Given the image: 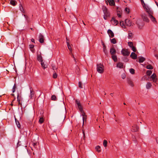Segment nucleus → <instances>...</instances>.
<instances>
[{"mask_svg":"<svg viewBox=\"0 0 158 158\" xmlns=\"http://www.w3.org/2000/svg\"><path fill=\"white\" fill-rule=\"evenodd\" d=\"M97 71L99 73H102L104 72V67L103 64H97Z\"/></svg>","mask_w":158,"mask_h":158,"instance_id":"obj_1","label":"nucleus"},{"mask_svg":"<svg viewBox=\"0 0 158 158\" xmlns=\"http://www.w3.org/2000/svg\"><path fill=\"white\" fill-rule=\"evenodd\" d=\"M144 9H146V11L148 13L149 15V16L150 15H153V12L152 10L148 6H145L144 7V8H143Z\"/></svg>","mask_w":158,"mask_h":158,"instance_id":"obj_2","label":"nucleus"},{"mask_svg":"<svg viewBox=\"0 0 158 158\" xmlns=\"http://www.w3.org/2000/svg\"><path fill=\"white\" fill-rule=\"evenodd\" d=\"M121 52L124 56H128L129 55L130 52H129L127 49H123L121 51Z\"/></svg>","mask_w":158,"mask_h":158,"instance_id":"obj_3","label":"nucleus"},{"mask_svg":"<svg viewBox=\"0 0 158 158\" xmlns=\"http://www.w3.org/2000/svg\"><path fill=\"white\" fill-rule=\"evenodd\" d=\"M139 130V127L136 125L134 124L131 128V131L133 132H136L138 131Z\"/></svg>","mask_w":158,"mask_h":158,"instance_id":"obj_4","label":"nucleus"},{"mask_svg":"<svg viewBox=\"0 0 158 158\" xmlns=\"http://www.w3.org/2000/svg\"><path fill=\"white\" fill-rule=\"evenodd\" d=\"M75 102L76 105L77 106V107L80 111H81L83 110V108L81 106V104L79 101H78L77 100H76Z\"/></svg>","mask_w":158,"mask_h":158,"instance_id":"obj_5","label":"nucleus"},{"mask_svg":"<svg viewBox=\"0 0 158 158\" xmlns=\"http://www.w3.org/2000/svg\"><path fill=\"white\" fill-rule=\"evenodd\" d=\"M39 42L41 43H43L44 42V37L41 33L39 34Z\"/></svg>","mask_w":158,"mask_h":158,"instance_id":"obj_6","label":"nucleus"},{"mask_svg":"<svg viewBox=\"0 0 158 158\" xmlns=\"http://www.w3.org/2000/svg\"><path fill=\"white\" fill-rule=\"evenodd\" d=\"M151 80L153 81L154 83H156L157 81V79L156 78V75L155 73H153L151 76Z\"/></svg>","mask_w":158,"mask_h":158,"instance_id":"obj_7","label":"nucleus"},{"mask_svg":"<svg viewBox=\"0 0 158 158\" xmlns=\"http://www.w3.org/2000/svg\"><path fill=\"white\" fill-rule=\"evenodd\" d=\"M141 17L143 21H145L147 22H149V20L148 18L147 15L145 14L142 15Z\"/></svg>","mask_w":158,"mask_h":158,"instance_id":"obj_8","label":"nucleus"},{"mask_svg":"<svg viewBox=\"0 0 158 158\" xmlns=\"http://www.w3.org/2000/svg\"><path fill=\"white\" fill-rule=\"evenodd\" d=\"M107 33L110 37L113 38L114 36V34L113 32L110 29H109L107 31Z\"/></svg>","mask_w":158,"mask_h":158,"instance_id":"obj_9","label":"nucleus"},{"mask_svg":"<svg viewBox=\"0 0 158 158\" xmlns=\"http://www.w3.org/2000/svg\"><path fill=\"white\" fill-rule=\"evenodd\" d=\"M149 17L151 20V21L155 24L157 23V21H156V18L153 16L152 15H150Z\"/></svg>","mask_w":158,"mask_h":158,"instance_id":"obj_10","label":"nucleus"},{"mask_svg":"<svg viewBox=\"0 0 158 158\" xmlns=\"http://www.w3.org/2000/svg\"><path fill=\"white\" fill-rule=\"evenodd\" d=\"M130 57L133 59H136L137 57V55L134 52L131 53Z\"/></svg>","mask_w":158,"mask_h":158,"instance_id":"obj_11","label":"nucleus"},{"mask_svg":"<svg viewBox=\"0 0 158 158\" xmlns=\"http://www.w3.org/2000/svg\"><path fill=\"white\" fill-rule=\"evenodd\" d=\"M125 22L127 25L128 26H130L132 25V22L128 19H126Z\"/></svg>","mask_w":158,"mask_h":158,"instance_id":"obj_12","label":"nucleus"},{"mask_svg":"<svg viewBox=\"0 0 158 158\" xmlns=\"http://www.w3.org/2000/svg\"><path fill=\"white\" fill-rule=\"evenodd\" d=\"M112 21H113L114 22L113 24L114 25H116L118 23V21L115 19V18L114 17H113L111 20V22Z\"/></svg>","mask_w":158,"mask_h":158,"instance_id":"obj_13","label":"nucleus"},{"mask_svg":"<svg viewBox=\"0 0 158 158\" xmlns=\"http://www.w3.org/2000/svg\"><path fill=\"white\" fill-rule=\"evenodd\" d=\"M127 82L128 84L131 86L133 87L134 86L133 81L130 78H127Z\"/></svg>","mask_w":158,"mask_h":158,"instance_id":"obj_14","label":"nucleus"},{"mask_svg":"<svg viewBox=\"0 0 158 158\" xmlns=\"http://www.w3.org/2000/svg\"><path fill=\"white\" fill-rule=\"evenodd\" d=\"M110 52L112 55H114L116 53V51L114 48H110Z\"/></svg>","mask_w":158,"mask_h":158,"instance_id":"obj_15","label":"nucleus"},{"mask_svg":"<svg viewBox=\"0 0 158 158\" xmlns=\"http://www.w3.org/2000/svg\"><path fill=\"white\" fill-rule=\"evenodd\" d=\"M139 62L140 63H143L144 61L145 60V58L142 56L139 57Z\"/></svg>","mask_w":158,"mask_h":158,"instance_id":"obj_16","label":"nucleus"},{"mask_svg":"<svg viewBox=\"0 0 158 158\" xmlns=\"http://www.w3.org/2000/svg\"><path fill=\"white\" fill-rule=\"evenodd\" d=\"M75 71L77 75H79L80 74V69L79 67L77 66L76 67Z\"/></svg>","mask_w":158,"mask_h":158,"instance_id":"obj_17","label":"nucleus"},{"mask_svg":"<svg viewBox=\"0 0 158 158\" xmlns=\"http://www.w3.org/2000/svg\"><path fill=\"white\" fill-rule=\"evenodd\" d=\"M109 5L110 6H114L115 2L114 0H107Z\"/></svg>","mask_w":158,"mask_h":158,"instance_id":"obj_18","label":"nucleus"},{"mask_svg":"<svg viewBox=\"0 0 158 158\" xmlns=\"http://www.w3.org/2000/svg\"><path fill=\"white\" fill-rule=\"evenodd\" d=\"M30 97L31 98L34 96V91L31 88H30Z\"/></svg>","mask_w":158,"mask_h":158,"instance_id":"obj_19","label":"nucleus"},{"mask_svg":"<svg viewBox=\"0 0 158 158\" xmlns=\"http://www.w3.org/2000/svg\"><path fill=\"white\" fill-rule=\"evenodd\" d=\"M102 45L103 46V52L106 54H107V51L106 49V47L104 43H103Z\"/></svg>","mask_w":158,"mask_h":158,"instance_id":"obj_20","label":"nucleus"},{"mask_svg":"<svg viewBox=\"0 0 158 158\" xmlns=\"http://www.w3.org/2000/svg\"><path fill=\"white\" fill-rule=\"evenodd\" d=\"M117 66L120 68H123V63L121 62H119L117 64Z\"/></svg>","mask_w":158,"mask_h":158,"instance_id":"obj_21","label":"nucleus"},{"mask_svg":"<svg viewBox=\"0 0 158 158\" xmlns=\"http://www.w3.org/2000/svg\"><path fill=\"white\" fill-rule=\"evenodd\" d=\"M10 3L11 5L13 6H15L16 5L17 2L15 0H11L10 1Z\"/></svg>","mask_w":158,"mask_h":158,"instance_id":"obj_22","label":"nucleus"},{"mask_svg":"<svg viewBox=\"0 0 158 158\" xmlns=\"http://www.w3.org/2000/svg\"><path fill=\"white\" fill-rule=\"evenodd\" d=\"M112 59L114 60V61L116 62H117V57L116 55H113L112 56Z\"/></svg>","mask_w":158,"mask_h":158,"instance_id":"obj_23","label":"nucleus"},{"mask_svg":"<svg viewBox=\"0 0 158 158\" xmlns=\"http://www.w3.org/2000/svg\"><path fill=\"white\" fill-rule=\"evenodd\" d=\"M152 85L150 82H148L147 83L146 85V88L148 89H149L152 86Z\"/></svg>","mask_w":158,"mask_h":158,"instance_id":"obj_24","label":"nucleus"},{"mask_svg":"<svg viewBox=\"0 0 158 158\" xmlns=\"http://www.w3.org/2000/svg\"><path fill=\"white\" fill-rule=\"evenodd\" d=\"M15 120L18 127L19 128H20L21 125L19 121L15 118Z\"/></svg>","mask_w":158,"mask_h":158,"instance_id":"obj_25","label":"nucleus"},{"mask_svg":"<svg viewBox=\"0 0 158 158\" xmlns=\"http://www.w3.org/2000/svg\"><path fill=\"white\" fill-rule=\"evenodd\" d=\"M133 34L131 32V31H129L128 33V38L130 39L131 38H132L133 36Z\"/></svg>","mask_w":158,"mask_h":158,"instance_id":"obj_26","label":"nucleus"},{"mask_svg":"<svg viewBox=\"0 0 158 158\" xmlns=\"http://www.w3.org/2000/svg\"><path fill=\"white\" fill-rule=\"evenodd\" d=\"M44 121V119L43 118V117H40V118L39 119V123L41 124Z\"/></svg>","mask_w":158,"mask_h":158,"instance_id":"obj_27","label":"nucleus"},{"mask_svg":"<svg viewBox=\"0 0 158 158\" xmlns=\"http://www.w3.org/2000/svg\"><path fill=\"white\" fill-rule=\"evenodd\" d=\"M19 9L21 11L23 12V13H25V11H24V10L23 8V7L22 5L21 4H19Z\"/></svg>","mask_w":158,"mask_h":158,"instance_id":"obj_28","label":"nucleus"},{"mask_svg":"<svg viewBox=\"0 0 158 158\" xmlns=\"http://www.w3.org/2000/svg\"><path fill=\"white\" fill-rule=\"evenodd\" d=\"M37 60L39 61L40 62H41L42 61H43V60H42V57L40 55H38Z\"/></svg>","mask_w":158,"mask_h":158,"instance_id":"obj_29","label":"nucleus"},{"mask_svg":"<svg viewBox=\"0 0 158 158\" xmlns=\"http://www.w3.org/2000/svg\"><path fill=\"white\" fill-rule=\"evenodd\" d=\"M20 94H19V93H18L17 94V101L18 102H19V101H21V96H20Z\"/></svg>","mask_w":158,"mask_h":158,"instance_id":"obj_30","label":"nucleus"},{"mask_svg":"<svg viewBox=\"0 0 158 158\" xmlns=\"http://www.w3.org/2000/svg\"><path fill=\"white\" fill-rule=\"evenodd\" d=\"M146 68L149 69H152L153 68V66L150 64L147 65L146 67Z\"/></svg>","mask_w":158,"mask_h":158,"instance_id":"obj_31","label":"nucleus"},{"mask_svg":"<svg viewBox=\"0 0 158 158\" xmlns=\"http://www.w3.org/2000/svg\"><path fill=\"white\" fill-rule=\"evenodd\" d=\"M101 147L99 146H97L95 148L96 150L98 152H101L100 149Z\"/></svg>","mask_w":158,"mask_h":158,"instance_id":"obj_32","label":"nucleus"},{"mask_svg":"<svg viewBox=\"0 0 158 158\" xmlns=\"http://www.w3.org/2000/svg\"><path fill=\"white\" fill-rule=\"evenodd\" d=\"M51 99L53 101H56L57 100V98L56 96L54 95H53L52 96Z\"/></svg>","mask_w":158,"mask_h":158,"instance_id":"obj_33","label":"nucleus"},{"mask_svg":"<svg viewBox=\"0 0 158 158\" xmlns=\"http://www.w3.org/2000/svg\"><path fill=\"white\" fill-rule=\"evenodd\" d=\"M110 40V42L111 43L113 44H115L117 43V41L115 38H113Z\"/></svg>","mask_w":158,"mask_h":158,"instance_id":"obj_34","label":"nucleus"},{"mask_svg":"<svg viewBox=\"0 0 158 158\" xmlns=\"http://www.w3.org/2000/svg\"><path fill=\"white\" fill-rule=\"evenodd\" d=\"M24 16L26 19V21L28 23L30 21V19H29V17L28 16H27V15H26L25 14L24 15Z\"/></svg>","mask_w":158,"mask_h":158,"instance_id":"obj_35","label":"nucleus"},{"mask_svg":"<svg viewBox=\"0 0 158 158\" xmlns=\"http://www.w3.org/2000/svg\"><path fill=\"white\" fill-rule=\"evenodd\" d=\"M107 142L106 140L104 139L103 140V145L104 147H106L107 146Z\"/></svg>","mask_w":158,"mask_h":158,"instance_id":"obj_36","label":"nucleus"},{"mask_svg":"<svg viewBox=\"0 0 158 158\" xmlns=\"http://www.w3.org/2000/svg\"><path fill=\"white\" fill-rule=\"evenodd\" d=\"M152 71L147 70L146 72L147 75L150 76L152 73Z\"/></svg>","mask_w":158,"mask_h":158,"instance_id":"obj_37","label":"nucleus"},{"mask_svg":"<svg viewBox=\"0 0 158 158\" xmlns=\"http://www.w3.org/2000/svg\"><path fill=\"white\" fill-rule=\"evenodd\" d=\"M129 71H130V73L132 74H134L135 73V70L131 68V69H130Z\"/></svg>","mask_w":158,"mask_h":158,"instance_id":"obj_38","label":"nucleus"},{"mask_svg":"<svg viewBox=\"0 0 158 158\" xmlns=\"http://www.w3.org/2000/svg\"><path fill=\"white\" fill-rule=\"evenodd\" d=\"M128 45L131 48H132V47L133 46V43L131 42H129L128 43Z\"/></svg>","mask_w":158,"mask_h":158,"instance_id":"obj_39","label":"nucleus"},{"mask_svg":"<svg viewBox=\"0 0 158 158\" xmlns=\"http://www.w3.org/2000/svg\"><path fill=\"white\" fill-rule=\"evenodd\" d=\"M104 15L107 16L108 17H109L110 16V13L108 11L104 13Z\"/></svg>","mask_w":158,"mask_h":158,"instance_id":"obj_40","label":"nucleus"},{"mask_svg":"<svg viewBox=\"0 0 158 158\" xmlns=\"http://www.w3.org/2000/svg\"><path fill=\"white\" fill-rule=\"evenodd\" d=\"M51 66L53 70H55V69L56 70L57 69V68L56 67V66L54 65V64H52Z\"/></svg>","mask_w":158,"mask_h":158,"instance_id":"obj_41","label":"nucleus"},{"mask_svg":"<svg viewBox=\"0 0 158 158\" xmlns=\"http://www.w3.org/2000/svg\"><path fill=\"white\" fill-rule=\"evenodd\" d=\"M16 85L15 84L14 86H13V87L12 88V92L13 93L15 92V89H16Z\"/></svg>","mask_w":158,"mask_h":158,"instance_id":"obj_42","label":"nucleus"},{"mask_svg":"<svg viewBox=\"0 0 158 158\" xmlns=\"http://www.w3.org/2000/svg\"><path fill=\"white\" fill-rule=\"evenodd\" d=\"M102 9L104 13L108 11L107 9L105 6L103 7Z\"/></svg>","mask_w":158,"mask_h":158,"instance_id":"obj_43","label":"nucleus"},{"mask_svg":"<svg viewBox=\"0 0 158 158\" xmlns=\"http://www.w3.org/2000/svg\"><path fill=\"white\" fill-rule=\"evenodd\" d=\"M41 62V65L42 67L44 69H45L46 67H45V64H44V62L43 61Z\"/></svg>","mask_w":158,"mask_h":158,"instance_id":"obj_44","label":"nucleus"},{"mask_svg":"<svg viewBox=\"0 0 158 158\" xmlns=\"http://www.w3.org/2000/svg\"><path fill=\"white\" fill-rule=\"evenodd\" d=\"M80 112L81 113V115L83 117L86 116V115L85 114V113L83 111V110H82L81 111H80Z\"/></svg>","mask_w":158,"mask_h":158,"instance_id":"obj_45","label":"nucleus"},{"mask_svg":"<svg viewBox=\"0 0 158 158\" xmlns=\"http://www.w3.org/2000/svg\"><path fill=\"white\" fill-rule=\"evenodd\" d=\"M68 48L69 49V51L71 52L72 51V49L71 48V46L70 44H69V45H67Z\"/></svg>","mask_w":158,"mask_h":158,"instance_id":"obj_46","label":"nucleus"},{"mask_svg":"<svg viewBox=\"0 0 158 158\" xmlns=\"http://www.w3.org/2000/svg\"><path fill=\"white\" fill-rule=\"evenodd\" d=\"M57 75L56 73V72L55 71V73H54L53 75V77L55 79L57 78Z\"/></svg>","mask_w":158,"mask_h":158,"instance_id":"obj_47","label":"nucleus"},{"mask_svg":"<svg viewBox=\"0 0 158 158\" xmlns=\"http://www.w3.org/2000/svg\"><path fill=\"white\" fill-rule=\"evenodd\" d=\"M141 3L142 5H143V8H144L145 6H146L145 4L144 3L143 0H140Z\"/></svg>","mask_w":158,"mask_h":158,"instance_id":"obj_48","label":"nucleus"},{"mask_svg":"<svg viewBox=\"0 0 158 158\" xmlns=\"http://www.w3.org/2000/svg\"><path fill=\"white\" fill-rule=\"evenodd\" d=\"M78 86L80 88H82V83L81 81H79L78 82Z\"/></svg>","mask_w":158,"mask_h":158,"instance_id":"obj_49","label":"nucleus"},{"mask_svg":"<svg viewBox=\"0 0 158 158\" xmlns=\"http://www.w3.org/2000/svg\"><path fill=\"white\" fill-rule=\"evenodd\" d=\"M132 138L133 139V140L134 142L135 143L136 142V140L135 139V136L132 135Z\"/></svg>","mask_w":158,"mask_h":158,"instance_id":"obj_50","label":"nucleus"},{"mask_svg":"<svg viewBox=\"0 0 158 158\" xmlns=\"http://www.w3.org/2000/svg\"><path fill=\"white\" fill-rule=\"evenodd\" d=\"M86 117H87V115L85 117V116L83 117L82 118H83V125L84 124V121H86Z\"/></svg>","mask_w":158,"mask_h":158,"instance_id":"obj_51","label":"nucleus"},{"mask_svg":"<svg viewBox=\"0 0 158 158\" xmlns=\"http://www.w3.org/2000/svg\"><path fill=\"white\" fill-rule=\"evenodd\" d=\"M132 48V51L134 52H136V48L134 46H133V47H132V48Z\"/></svg>","mask_w":158,"mask_h":158,"instance_id":"obj_52","label":"nucleus"},{"mask_svg":"<svg viewBox=\"0 0 158 158\" xmlns=\"http://www.w3.org/2000/svg\"><path fill=\"white\" fill-rule=\"evenodd\" d=\"M123 61L125 62H127L128 60L127 57H124L123 59Z\"/></svg>","mask_w":158,"mask_h":158,"instance_id":"obj_53","label":"nucleus"},{"mask_svg":"<svg viewBox=\"0 0 158 158\" xmlns=\"http://www.w3.org/2000/svg\"><path fill=\"white\" fill-rule=\"evenodd\" d=\"M121 77L123 79H124L126 77V75L124 73H123Z\"/></svg>","mask_w":158,"mask_h":158,"instance_id":"obj_54","label":"nucleus"},{"mask_svg":"<svg viewBox=\"0 0 158 158\" xmlns=\"http://www.w3.org/2000/svg\"><path fill=\"white\" fill-rule=\"evenodd\" d=\"M66 43L67 45H69V39H68L67 37H66Z\"/></svg>","mask_w":158,"mask_h":158,"instance_id":"obj_55","label":"nucleus"},{"mask_svg":"<svg viewBox=\"0 0 158 158\" xmlns=\"http://www.w3.org/2000/svg\"><path fill=\"white\" fill-rule=\"evenodd\" d=\"M120 24L122 27L124 26V22L123 21H121L120 23Z\"/></svg>","mask_w":158,"mask_h":158,"instance_id":"obj_56","label":"nucleus"},{"mask_svg":"<svg viewBox=\"0 0 158 158\" xmlns=\"http://www.w3.org/2000/svg\"><path fill=\"white\" fill-rule=\"evenodd\" d=\"M129 9L127 8V7H126V8H125V11L126 12H127L128 13L129 12Z\"/></svg>","mask_w":158,"mask_h":158,"instance_id":"obj_57","label":"nucleus"},{"mask_svg":"<svg viewBox=\"0 0 158 158\" xmlns=\"http://www.w3.org/2000/svg\"><path fill=\"white\" fill-rule=\"evenodd\" d=\"M34 47V45H33V44H30L29 45V48L31 49L33 48Z\"/></svg>","mask_w":158,"mask_h":158,"instance_id":"obj_58","label":"nucleus"},{"mask_svg":"<svg viewBox=\"0 0 158 158\" xmlns=\"http://www.w3.org/2000/svg\"><path fill=\"white\" fill-rule=\"evenodd\" d=\"M82 131H83V137H84V139L85 140V132H84V131L83 130H82Z\"/></svg>","mask_w":158,"mask_h":158,"instance_id":"obj_59","label":"nucleus"},{"mask_svg":"<svg viewBox=\"0 0 158 158\" xmlns=\"http://www.w3.org/2000/svg\"><path fill=\"white\" fill-rule=\"evenodd\" d=\"M20 143V142L19 141L17 144V147H18L20 145V144H19V143Z\"/></svg>","mask_w":158,"mask_h":158,"instance_id":"obj_60","label":"nucleus"},{"mask_svg":"<svg viewBox=\"0 0 158 158\" xmlns=\"http://www.w3.org/2000/svg\"><path fill=\"white\" fill-rule=\"evenodd\" d=\"M72 56L73 57V58L74 59V61H75V62H76V60L75 59V57H74L73 55L72 54Z\"/></svg>","mask_w":158,"mask_h":158,"instance_id":"obj_61","label":"nucleus"},{"mask_svg":"<svg viewBox=\"0 0 158 158\" xmlns=\"http://www.w3.org/2000/svg\"><path fill=\"white\" fill-rule=\"evenodd\" d=\"M31 41L32 42H33V43H35V40L34 39L32 38L31 40Z\"/></svg>","mask_w":158,"mask_h":158,"instance_id":"obj_62","label":"nucleus"},{"mask_svg":"<svg viewBox=\"0 0 158 158\" xmlns=\"http://www.w3.org/2000/svg\"><path fill=\"white\" fill-rule=\"evenodd\" d=\"M117 15L119 18H121V15H120L119 14H117Z\"/></svg>","mask_w":158,"mask_h":158,"instance_id":"obj_63","label":"nucleus"},{"mask_svg":"<svg viewBox=\"0 0 158 158\" xmlns=\"http://www.w3.org/2000/svg\"><path fill=\"white\" fill-rule=\"evenodd\" d=\"M156 141L157 143L158 144V137L156 138Z\"/></svg>","mask_w":158,"mask_h":158,"instance_id":"obj_64","label":"nucleus"}]
</instances>
